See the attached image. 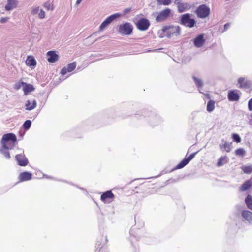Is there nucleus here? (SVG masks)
I'll list each match as a JSON object with an SVG mask.
<instances>
[{
	"label": "nucleus",
	"mask_w": 252,
	"mask_h": 252,
	"mask_svg": "<svg viewBox=\"0 0 252 252\" xmlns=\"http://www.w3.org/2000/svg\"><path fill=\"white\" fill-rule=\"evenodd\" d=\"M228 162L227 157L226 156H221L218 160L217 166L220 167Z\"/></svg>",
	"instance_id": "26"
},
{
	"label": "nucleus",
	"mask_w": 252,
	"mask_h": 252,
	"mask_svg": "<svg viewBox=\"0 0 252 252\" xmlns=\"http://www.w3.org/2000/svg\"><path fill=\"white\" fill-rule=\"evenodd\" d=\"M158 3L160 5H169L171 3V0H157Z\"/></svg>",
	"instance_id": "31"
},
{
	"label": "nucleus",
	"mask_w": 252,
	"mask_h": 252,
	"mask_svg": "<svg viewBox=\"0 0 252 252\" xmlns=\"http://www.w3.org/2000/svg\"><path fill=\"white\" fill-rule=\"evenodd\" d=\"M47 60L50 63H55L59 59V56L56 51H50L47 53Z\"/></svg>",
	"instance_id": "14"
},
{
	"label": "nucleus",
	"mask_w": 252,
	"mask_h": 252,
	"mask_svg": "<svg viewBox=\"0 0 252 252\" xmlns=\"http://www.w3.org/2000/svg\"><path fill=\"white\" fill-rule=\"evenodd\" d=\"M39 7H35V8H32V12H31L32 14V15L36 14L38 13V11H39Z\"/></svg>",
	"instance_id": "39"
},
{
	"label": "nucleus",
	"mask_w": 252,
	"mask_h": 252,
	"mask_svg": "<svg viewBox=\"0 0 252 252\" xmlns=\"http://www.w3.org/2000/svg\"><path fill=\"white\" fill-rule=\"evenodd\" d=\"M251 119L250 120L249 123L252 125V114L251 115Z\"/></svg>",
	"instance_id": "43"
},
{
	"label": "nucleus",
	"mask_w": 252,
	"mask_h": 252,
	"mask_svg": "<svg viewBox=\"0 0 252 252\" xmlns=\"http://www.w3.org/2000/svg\"><path fill=\"white\" fill-rule=\"evenodd\" d=\"M133 30L132 26L129 23L121 25L119 27V32L122 34L129 35Z\"/></svg>",
	"instance_id": "7"
},
{
	"label": "nucleus",
	"mask_w": 252,
	"mask_h": 252,
	"mask_svg": "<svg viewBox=\"0 0 252 252\" xmlns=\"http://www.w3.org/2000/svg\"><path fill=\"white\" fill-rule=\"evenodd\" d=\"M23 90L25 95H27L29 93L35 90L34 87L32 84H27L23 82Z\"/></svg>",
	"instance_id": "18"
},
{
	"label": "nucleus",
	"mask_w": 252,
	"mask_h": 252,
	"mask_svg": "<svg viewBox=\"0 0 252 252\" xmlns=\"http://www.w3.org/2000/svg\"><path fill=\"white\" fill-rule=\"evenodd\" d=\"M232 138L234 141H235L237 143H240L241 141V139L240 136L236 133H233L232 134Z\"/></svg>",
	"instance_id": "33"
},
{
	"label": "nucleus",
	"mask_w": 252,
	"mask_h": 252,
	"mask_svg": "<svg viewBox=\"0 0 252 252\" xmlns=\"http://www.w3.org/2000/svg\"><path fill=\"white\" fill-rule=\"evenodd\" d=\"M32 174L29 172L25 171L20 173L18 176L19 182H23L32 179Z\"/></svg>",
	"instance_id": "12"
},
{
	"label": "nucleus",
	"mask_w": 252,
	"mask_h": 252,
	"mask_svg": "<svg viewBox=\"0 0 252 252\" xmlns=\"http://www.w3.org/2000/svg\"><path fill=\"white\" fill-rule=\"evenodd\" d=\"M247 207L252 210V197L250 195H248L245 200Z\"/></svg>",
	"instance_id": "29"
},
{
	"label": "nucleus",
	"mask_w": 252,
	"mask_h": 252,
	"mask_svg": "<svg viewBox=\"0 0 252 252\" xmlns=\"http://www.w3.org/2000/svg\"><path fill=\"white\" fill-rule=\"evenodd\" d=\"M114 198L115 195L111 190L103 192L100 196V200L105 204H109L112 202Z\"/></svg>",
	"instance_id": "6"
},
{
	"label": "nucleus",
	"mask_w": 252,
	"mask_h": 252,
	"mask_svg": "<svg viewBox=\"0 0 252 252\" xmlns=\"http://www.w3.org/2000/svg\"><path fill=\"white\" fill-rule=\"evenodd\" d=\"M44 6L47 10H53V5L49 2H46L44 4Z\"/></svg>",
	"instance_id": "36"
},
{
	"label": "nucleus",
	"mask_w": 252,
	"mask_h": 252,
	"mask_svg": "<svg viewBox=\"0 0 252 252\" xmlns=\"http://www.w3.org/2000/svg\"><path fill=\"white\" fill-rule=\"evenodd\" d=\"M242 217L249 222L252 221V212L248 210H244L242 212Z\"/></svg>",
	"instance_id": "23"
},
{
	"label": "nucleus",
	"mask_w": 252,
	"mask_h": 252,
	"mask_svg": "<svg viewBox=\"0 0 252 252\" xmlns=\"http://www.w3.org/2000/svg\"><path fill=\"white\" fill-rule=\"evenodd\" d=\"M198 17L205 18L207 17L210 13V8L205 4L199 6L195 11Z\"/></svg>",
	"instance_id": "3"
},
{
	"label": "nucleus",
	"mask_w": 252,
	"mask_h": 252,
	"mask_svg": "<svg viewBox=\"0 0 252 252\" xmlns=\"http://www.w3.org/2000/svg\"><path fill=\"white\" fill-rule=\"evenodd\" d=\"M175 3L177 5L178 11L180 13L185 11L188 7L187 4L181 3L180 1L176 2Z\"/></svg>",
	"instance_id": "25"
},
{
	"label": "nucleus",
	"mask_w": 252,
	"mask_h": 252,
	"mask_svg": "<svg viewBox=\"0 0 252 252\" xmlns=\"http://www.w3.org/2000/svg\"><path fill=\"white\" fill-rule=\"evenodd\" d=\"M219 146L220 149L227 153L230 152L231 150V143L225 142L223 144H220Z\"/></svg>",
	"instance_id": "24"
},
{
	"label": "nucleus",
	"mask_w": 252,
	"mask_h": 252,
	"mask_svg": "<svg viewBox=\"0 0 252 252\" xmlns=\"http://www.w3.org/2000/svg\"><path fill=\"white\" fill-rule=\"evenodd\" d=\"M190 16L191 15L189 13L182 15L181 17L180 23L186 27H193L195 24V21L193 19H191Z\"/></svg>",
	"instance_id": "4"
},
{
	"label": "nucleus",
	"mask_w": 252,
	"mask_h": 252,
	"mask_svg": "<svg viewBox=\"0 0 252 252\" xmlns=\"http://www.w3.org/2000/svg\"><path fill=\"white\" fill-rule=\"evenodd\" d=\"M76 66L75 62H73L68 64L67 67H63L61 70V74L62 75H64L67 72H70L75 69Z\"/></svg>",
	"instance_id": "13"
},
{
	"label": "nucleus",
	"mask_w": 252,
	"mask_h": 252,
	"mask_svg": "<svg viewBox=\"0 0 252 252\" xmlns=\"http://www.w3.org/2000/svg\"><path fill=\"white\" fill-rule=\"evenodd\" d=\"M230 27V24L229 23H226L224 25V30H227L229 27Z\"/></svg>",
	"instance_id": "42"
},
{
	"label": "nucleus",
	"mask_w": 252,
	"mask_h": 252,
	"mask_svg": "<svg viewBox=\"0 0 252 252\" xmlns=\"http://www.w3.org/2000/svg\"><path fill=\"white\" fill-rule=\"evenodd\" d=\"M181 28L179 26H165L161 30V37L170 38L180 35Z\"/></svg>",
	"instance_id": "1"
},
{
	"label": "nucleus",
	"mask_w": 252,
	"mask_h": 252,
	"mask_svg": "<svg viewBox=\"0 0 252 252\" xmlns=\"http://www.w3.org/2000/svg\"><path fill=\"white\" fill-rule=\"evenodd\" d=\"M195 153L190 154L189 157H185L175 168V169H181L185 167L194 157Z\"/></svg>",
	"instance_id": "10"
},
{
	"label": "nucleus",
	"mask_w": 252,
	"mask_h": 252,
	"mask_svg": "<svg viewBox=\"0 0 252 252\" xmlns=\"http://www.w3.org/2000/svg\"><path fill=\"white\" fill-rule=\"evenodd\" d=\"M0 152L6 158L9 159L10 158V153L8 151H3L2 149H1Z\"/></svg>",
	"instance_id": "35"
},
{
	"label": "nucleus",
	"mask_w": 252,
	"mask_h": 252,
	"mask_svg": "<svg viewBox=\"0 0 252 252\" xmlns=\"http://www.w3.org/2000/svg\"><path fill=\"white\" fill-rule=\"evenodd\" d=\"M248 106L249 111H252V98L249 100Z\"/></svg>",
	"instance_id": "40"
},
{
	"label": "nucleus",
	"mask_w": 252,
	"mask_h": 252,
	"mask_svg": "<svg viewBox=\"0 0 252 252\" xmlns=\"http://www.w3.org/2000/svg\"><path fill=\"white\" fill-rule=\"evenodd\" d=\"M17 0H7V4L5 6L7 11H10L17 7Z\"/></svg>",
	"instance_id": "19"
},
{
	"label": "nucleus",
	"mask_w": 252,
	"mask_h": 252,
	"mask_svg": "<svg viewBox=\"0 0 252 252\" xmlns=\"http://www.w3.org/2000/svg\"><path fill=\"white\" fill-rule=\"evenodd\" d=\"M241 169L245 174H250L252 173V165H243Z\"/></svg>",
	"instance_id": "27"
},
{
	"label": "nucleus",
	"mask_w": 252,
	"mask_h": 252,
	"mask_svg": "<svg viewBox=\"0 0 252 252\" xmlns=\"http://www.w3.org/2000/svg\"><path fill=\"white\" fill-rule=\"evenodd\" d=\"M240 96L237 90H231L228 93V99L231 101H236L239 99Z\"/></svg>",
	"instance_id": "15"
},
{
	"label": "nucleus",
	"mask_w": 252,
	"mask_h": 252,
	"mask_svg": "<svg viewBox=\"0 0 252 252\" xmlns=\"http://www.w3.org/2000/svg\"><path fill=\"white\" fill-rule=\"evenodd\" d=\"M175 1H174V3H176V2H177L178 1H181V0H174Z\"/></svg>",
	"instance_id": "46"
},
{
	"label": "nucleus",
	"mask_w": 252,
	"mask_h": 252,
	"mask_svg": "<svg viewBox=\"0 0 252 252\" xmlns=\"http://www.w3.org/2000/svg\"><path fill=\"white\" fill-rule=\"evenodd\" d=\"M16 159L18 162V165L21 166H25L28 163V160L24 154H18L16 156Z\"/></svg>",
	"instance_id": "11"
},
{
	"label": "nucleus",
	"mask_w": 252,
	"mask_h": 252,
	"mask_svg": "<svg viewBox=\"0 0 252 252\" xmlns=\"http://www.w3.org/2000/svg\"><path fill=\"white\" fill-rule=\"evenodd\" d=\"M171 14V9L166 8L158 14L156 17V20L158 22L165 21L169 17Z\"/></svg>",
	"instance_id": "5"
},
{
	"label": "nucleus",
	"mask_w": 252,
	"mask_h": 252,
	"mask_svg": "<svg viewBox=\"0 0 252 252\" xmlns=\"http://www.w3.org/2000/svg\"><path fill=\"white\" fill-rule=\"evenodd\" d=\"M252 185V183L250 180L245 181L240 188V191H245L249 189Z\"/></svg>",
	"instance_id": "22"
},
{
	"label": "nucleus",
	"mask_w": 252,
	"mask_h": 252,
	"mask_svg": "<svg viewBox=\"0 0 252 252\" xmlns=\"http://www.w3.org/2000/svg\"><path fill=\"white\" fill-rule=\"evenodd\" d=\"M238 83L240 84L239 87L241 88L249 89L251 86L250 81L243 77L239 78Z\"/></svg>",
	"instance_id": "17"
},
{
	"label": "nucleus",
	"mask_w": 252,
	"mask_h": 252,
	"mask_svg": "<svg viewBox=\"0 0 252 252\" xmlns=\"http://www.w3.org/2000/svg\"><path fill=\"white\" fill-rule=\"evenodd\" d=\"M38 16H39V17L40 19L44 18L45 17V12L42 9H41L40 11V13L38 14Z\"/></svg>",
	"instance_id": "38"
},
{
	"label": "nucleus",
	"mask_w": 252,
	"mask_h": 252,
	"mask_svg": "<svg viewBox=\"0 0 252 252\" xmlns=\"http://www.w3.org/2000/svg\"><path fill=\"white\" fill-rule=\"evenodd\" d=\"M126 11H127V12H128V11H129L130 10H126Z\"/></svg>",
	"instance_id": "47"
},
{
	"label": "nucleus",
	"mask_w": 252,
	"mask_h": 252,
	"mask_svg": "<svg viewBox=\"0 0 252 252\" xmlns=\"http://www.w3.org/2000/svg\"><path fill=\"white\" fill-rule=\"evenodd\" d=\"M26 64L29 66H35L36 65V61L32 56H28L26 60Z\"/></svg>",
	"instance_id": "21"
},
{
	"label": "nucleus",
	"mask_w": 252,
	"mask_h": 252,
	"mask_svg": "<svg viewBox=\"0 0 252 252\" xmlns=\"http://www.w3.org/2000/svg\"><path fill=\"white\" fill-rule=\"evenodd\" d=\"M23 82H20L15 83L14 86V89L16 90L20 89L21 86H23Z\"/></svg>",
	"instance_id": "37"
},
{
	"label": "nucleus",
	"mask_w": 252,
	"mask_h": 252,
	"mask_svg": "<svg viewBox=\"0 0 252 252\" xmlns=\"http://www.w3.org/2000/svg\"><path fill=\"white\" fill-rule=\"evenodd\" d=\"M17 141L16 135L12 133L5 134L2 137L1 144L2 148L5 149H12Z\"/></svg>",
	"instance_id": "2"
},
{
	"label": "nucleus",
	"mask_w": 252,
	"mask_h": 252,
	"mask_svg": "<svg viewBox=\"0 0 252 252\" xmlns=\"http://www.w3.org/2000/svg\"><path fill=\"white\" fill-rule=\"evenodd\" d=\"M215 101L214 100H209L207 104V111L209 112H212L215 109Z\"/></svg>",
	"instance_id": "28"
},
{
	"label": "nucleus",
	"mask_w": 252,
	"mask_h": 252,
	"mask_svg": "<svg viewBox=\"0 0 252 252\" xmlns=\"http://www.w3.org/2000/svg\"><path fill=\"white\" fill-rule=\"evenodd\" d=\"M205 43L204 35L200 34L196 36L194 39V44L197 47H202Z\"/></svg>",
	"instance_id": "16"
},
{
	"label": "nucleus",
	"mask_w": 252,
	"mask_h": 252,
	"mask_svg": "<svg viewBox=\"0 0 252 252\" xmlns=\"http://www.w3.org/2000/svg\"><path fill=\"white\" fill-rule=\"evenodd\" d=\"M119 16V14L112 15L107 17L101 24L99 27V30H103L109 24H110L115 18Z\"/></svg>",
	"instance_id": "9"
},
{
	"label": "nucleus",
	"mask_w": 252,
	"mask_h": 252,
	"mask_svg": "<svg viewBox=\"0 0 252 252\" xmlns=\"http://www.w3.org/2000/svg\"><path fill=\"white\" fill-rule=\"evenodd\" d=\"M206 96L208 98H210V95L209 94H206Z\"/></svg>",
	"instance_id": "45"
},
{
	"label": "nucleus",
	"mask_w": 252,
	"mask_h": 252,
	"mask_svg": "<svg viewBox=\"0 0 252 252\" xmlns=\"http://www.w3.org/2000/svg\"><path fill=\"white\" fill-rule=\"evenodd\" d=\"M246 153L245 149L242 148H238L235 151V155L241 157H244L246 155Z\"/></svg>",
	"instance_id": "30"
},
{
	"label": "nucleus",
	"mask_w": 252,
	"mask_h": 252,
	"mask_svg": "<svg viewBox=\"0 0 252 252\" xmlns=\"http://www.w3.org/2000/svg\"><path fill=\"white\" fill-rule=\"evenodd\" d=\"M193 79L196 84V85L198 88H201L203 86V83L201 79L196 78V77L193 76Z\"/></svg>",
	"instance_id": "32"
},
{
	"label": "nucleus",
	"mask_w": 252,
	"mask_h": 252,
	"mask_svg": "<svg viewBox=\"0 0 252 252\" xmlns=\"http://www.w3.org/2000/svg\"><path fill=\"white\" fill-rule=\"evenodd\" d=\"M82 1V0H77L76 4H79Z\"/></svg>",
	"instance_id": "44"
},
{
	"label": "nucleus",
	"mask_w": 252,
	"mask_h": 252,
	"mask_svg": "<svg viewBox=\"0 0 252 252\" xmlns=\"http://www.w3.org/2000/svg\"><path fill=\"white\" fill-rule=\"evenodd\" d=\"M8 19H9L8 17L1 18L0 20V22L1 23H5L8 21Z\"/></svg>",
	"instance_id": "41"
},
{
	"label": "nucleus",
	"mask_w": 252,
	"mask_h": 252,
	"mask_svg": "<svg viewBox=\"0 0 252 252\" xmlns=\"http://www.w3.org/2000/svg\"><path fill=\"white\" fill-rule=\"evenodd\" d=\"M31 122L30 120H26L24 124H23V127L25 129V130H28L29 129V128L31 127Z\"/></svg>",
	"instance_id": "34"
},
{
	"label": "nucleus",
	"mask_w": 252,
	"mask_h": 252,
	"mask_svg": "<svg viewBox=\"0 0 252 252\" xmlns=\"http://www.w3.org/2000/svg\"><path fill=\"white\" fill-rule=\"evenodd\" d=\"M37 105L36 101L35 99L32 100L31 102L28 100L26 101L25 104L26 109L27 110H32L34 109Z\"/></svg>",
	"instance_id": "20"
},
{
	"label": "nucleus",
	"mask_w": 252,
	"mask_h": 252,
	"mask_svg": "<svg viewBox=\"0 0 252 252\" xmlns=\"http://www.w3.org/2000/svg\"><path fill=\"white\" fill-rule=\"evenodd\" d=\"M149 21L146 18H140L136 23V26L138 29L140 31H145L147 30L150 26Z\"/></svg>",
	"instance_id": "8"
}]
</instances>
